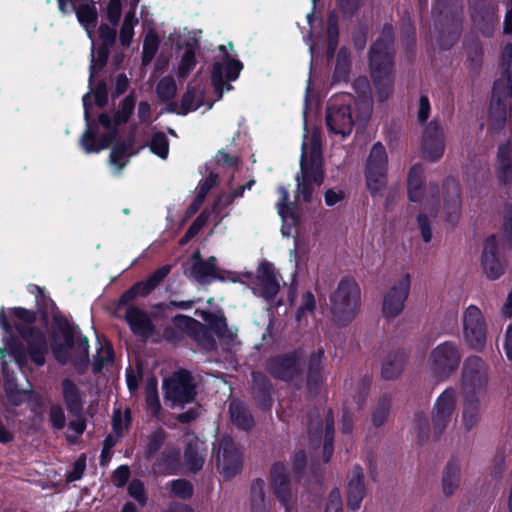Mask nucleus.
Here are the masks:
<instances>
[{
  "label": "nucleus",
  "instance_id": "1",
  "mask_svg": "<svg viewBox=\"0 0 512 512\" xmlns=\"http://www.w3.org/2000/svg\"><path fill=\"white\" fill-rule=\"evenodd\" d=\"M295 202H311L316 188L324 181L319 130H305L300 171L296 174Z\"/></svg>",
  "mask_w": 512,
  "mask_h": 512
},
{
  "label": "nucleus",
  "instance_id": "2",
  "mask_svg": "<svg viewBox=\"0 0 512 512\" xmlns=\"http://www.w3.org/2000/svg\"><path fill=\"white\" fill-rule=\"evenodd\" d=\"M465 399L461 422L466 431L473 429L480 418V405L486 394L488 371L485 362L478 356L466 359L462 375Z\"/></svg>",
  "mask_w": 512,
  "mask_h": 512
},
{
  "label": "nucleus",
  "instance_id": "3",
  "mask_svg": "<svg viewBox=\"0 0 512 512\" xmlns=\"http://www.w3.org/2000/svg\"><path fill=\"white\" fill-rule=\"evenodd\" d=\"M118 131L85 130L80 139L81 147L86 153H97L115 142L110 154V165L114 174H119L126 165L128 158L134 154L131 150V136H120Z\"/></svg>",
  "mask_w": 512,
  "mask_h": 512
},
{
  "label": "nucleus",
  "instance_id": "4",
  "mask_svg": "<svg viewBox=\"0 0 512 512\" xmlns=\"http://www.w3.org/2000/svg\"><path fill=\"white\" fill-rule=\"evenodd\" d=\"M392 44V28L385 26L370 52L371 76L381 101L387 99L393 89Z\"/></svg>",
  "mask_w": 512,
  "mask_h": 512
},
{
  "label": "nucleus",
  "instance_id": "5",
  "mask_svg": "<svg viewBox=\"0 0 512 512\" xmlns=\"http://www.w3.org/2000/svg\"><path fill=\"white\" fill-rule=\"evenodd\" d=\"M360 288L353 278L345 277L330 297L334 322L345 325L352 321L360 308Z\"/></svg>",
  "mask_w": 512,
  "mask_h": 512
},
{
  "label": "nucleus",
  "instance_id": "6",
  "mask_svg": "<svg viewBox=\"0 0 512 512\" xmlns=\"http://www.w3.org/2000/svg\"><path fill=\"white\" fill-rule=\"evenodd\" d=\"M61 339L62 342L57 334L54 336L52 349L56 359L63 364L70 361L76 365L86 364L89 348L87 338L66 329L61 332Z\"/></svg>",
  "mask_w": 512,
  "mask_h": 512
},
{
  "label": "nucleus",
  "instance_id": "7",
  "mask_svg": "<svg viewBox=\"0 0 512 512\" xmlns=\"http://www.w3.org/2000/svg\"><path fill=\"white\" fill-rule=\"evenodd\" d=\"M388 156L385 147L377 142L367 159L364 175L366 186L373 197L382 196L387 185Z\"/></svg>",
  "mask_w": 512,
  "mask_h": 512
},
{
  "label": "nucleus",
  "instance_id": "8",
  "mask_svg": "<svg viewBox=\"0 0 512 512\" xmlns=\"http://www.w3.org/2000/svg\"><path fill=\"white\" fill-rule=\"evenodd\" d=\"M355 105L357 110L355 120L349 106L344 104L340 106L329 105L326 114L328 128H347L353 125L364 124L371 115L372 100L370 97H365L357 101Z\"/></svg>",
  "mask_w": 512,
  "mask_h": 512
},
{
  "label": "nucleus",
  "instance_id": "9",
  "mask_svg": "<svg viewBox=\"0 0 512 512\" xmlns=\"http://www.w3.org/2000/svg\"><path fill=\"white\" fill-rule=\"evenodd\" d=\"M243 278L247 279V283L250 285L252 292L263 298L268 299L274 297L280 288L275 269L269 262H262L260 264L257 270V276L253 280H251L250 273L234 275L230 279L233 282L245 283L246 281Z\"/></svg>",
  "mask_w": 512,
  "mask_h": 512
},
{
  "label": "nucleus",
  "instance_id": "10",
  "mask_svg": "<svg viewBox=\"0 0 512 512\" xmlns=\"http://www.w3.org/2000/svg\"><path fill=\"white\" fill-rule=\"evenodd\" d=\"M165 399L173 408L183 407L195 397V387L191 375L180 371L164 382Z\"/></svg>",
  "mask_w": 512,
  "mask_h": 512
},
{
  "label": "nucleus",
  "instance_id": "11",
  "mask_svg": "<svg viewBox=\"0 0 512 512\" xmlns=\"http://www.w3.org/2000/svg\"><path fill=\"white\" fill-rule=\"evenodd\" d=\"M460 360V349L452 341H446L437 345L429 357L430 367L439 377H447L454 372L458 368Z\"/></svg>",
  "mask_w": 512,
  "mask_h": 512
},
{
  "label": "nucleus",
  "instance_id": "12",
  "mask_svg": "<svg viewBox=\"0 0 512 512\" xmlns=\"http://www.w3.org/2000/svg\"><path fill=\"white\" fill-rule=\"evenodd\" d=\"M463 334L466 343L473 349L481 350L486 343V325L480 309L468 306L463 312Z\"/></svg>",
  "mask_w": 512,
  "mask_h": 512
},
{
  "label": "nucleus",
  "instance_id": "13",
  "mask_svg": "<svg viewBox=\"0 0 512 512\" xmlns=\"http://www.w3.org/2000/svg\"><path fill=\"white\" fill-rule=\"evenodd\" d=\"M457 393L454 389L444 390L437 398L432 410V427L435 434H441L456 419Z\"/></svg>",
  "mask_w": 512,
  "mask_h": 512
},
{
  "label": "nucleus",
  "instance_id": "14",
  "mask_svg": "<svg viewBox=\"0 0 512 512\" xmlns=\"http://www.w3.org/2000/svg\"><path fill=\"white\" fill-rule=\"evenodd\" d=\"M217 468L224 477L230 478L241 471L242 455L229 436H223L214 447Z\"/></svg>",
  "mask_w": 512,
  "mask_h": 512
},
{
  "label": "nucleus",
  "instance_id": "15",
  "mask_svg": "<svg viewBox=\"0 0 512 512\" xmlns=\"http://www.w3.org/2000/svg\"><path fill=\"white\" fill-rule=\"evenodd\" d=\"M220 50L226 53V46L221 45ZM242 63L238 60L232 59L229 55L225 54L223 62H216L212 70V83L215 90L219 93L221 98L224 91L232 89L230 84L238 78L242 69Z\"/></svg>",
  "mask_w": 512,
  "mask_h": 512
},
{
  "label": "nucleus",
  "instance_id": "16",
  "mask_svg": "<svg viewBox=\"0 0 512 512\" xmlns=\"http://www.w3.org/2000/svg\"><path fill=\"white\" fill-rule=\"evenodd\" d=\"M184 273L200 284H209L217 279H225L223 271L216 265V258L209 257L202 260L199 251H196L187 262Z\"/></svg>",
  "mask_w": 512,
  "mask_h": 512
},
{
  "label": "nucleus",
  "instance_id": "17",
  "mask_svg": "<svg viewBox=\"0 0 512 512\" xmlns=\"http://www.w3.org/2000/svg\"><path fill=\"white\" fill-rule=\"evenodd\" d=\"M271 485L274 493L285 508L286 512H293L296 495L291 487L287 468L282 463H275L271 468Z\"/></svg>",
  "mask_w": 512,
  "mask_h": 512
},
{
  "label": "nucleus",
  "instance_id": "18",
  "mask_svg": "<svg viewBox=\"0 0 512 512\" xmlns=\"http://www.w3.org/2000/svg\"><path fill=\"white\" fill-rule=\"evenodd\" d=\"M409 290L410 276L405 274L384 295L382 311L385 317L394 318L402 312Z\"/></svg>",
  "mask_w": 512,
  "mask_h": 512
},
{
  "label": "nucleus",
  "instance_id": "19",
  "mask_svg": "<svg viewBox=\"0 0 512 512\" xmlns=\"http://www.w3.org/2000/svg\"><path fill=\"white\" fill-rule=\"evenodd\" d=\"M268 370L275 378L285 381L298 376L302 370V354L292 352L273 358L268 365Z\"/></svg>",
  "mask_w": 512,
  "mask_h": 512
},
{
  "label": "nucleus",
  "instance_id": "20",
  "mask_svg": "<svg viewBox=\"0 0 512 512\" xmlns=\"http://www.w3.org/2000/svg\"><path fill=\"white\" fill-rule=\"evenodd\" d=\"M436 187L424 185V168L421 164H415L411 167L408 174V196L413 202L426 201L429 197L434 199V191Z\"/></svg>",
  "mask_w": 512,
  "mask_h": 512
},
{
  "label": "nucleus",
  "instance_id": "21",
  "mask_svg": "<svg viewBox=\"0 0 512 512\" xmlns=\"http://www.w3.org/2000/svg\"><path fill=\"white\" fill-rule=\"evenodd\" d=\"M501 66L503 74L494 83L492 98L510 100L512 98V44L504 47Z\"/></svg>",
  "mask_w": 512,
  "mask_h": 512
},
{
  "label": "nucleus",
  "instance_id": "22",
  "mask_svg": "<svg viewBox=\"0 0 512 512\" xmlns=\"http://www.w3.org/2000/svg\"><path fill=\"white\" fill-rule=\"evenodd\" d=\"M366 494L364 483V472L360 466H354L348 474L347 485V505L355 511L361 506V502Z\"/></svg>",
  "mask_w": 512,
  "mask_h": 512
},
{
  "label": "nucleus",
  "instance_id": "23",
  "mask_svg": "<svg viewBox=\"0 0 512 512\" xmlns=\"http://www.w3.org/2000/svg\"><path fill=\"white\" fill-rule=\"evenodd\" d=\"M482 266L487 277L490 279L499 278L504 271L503 263L497 255L495 236H490L485 241L482 253Z\"/></svg>",
  "mask_w": 512,
  "mask_h": 512
},
{
  "label": "nucleus",
  "instance_id": "24",
  "mask_svg": "<svg viewBox=\"0 0 512 512\" xmlns=\"http://www.w3.org/2000/svg\"><path fill=\"white\" fill-rule=\"evenodd\" d=\"M17 329L28 345V353L31 360L36 365H43L45 354L47 353V343L44 334L33 329L25 330L20 326H17Z\"/></svg>",
  "mask_w": 512,
  "mask_h": 512
},
{
  "label": "nucleus",
  "instance_id": "25",
  "mask_svg": "<svg viewBox=\"0 0 512 512\" xmlns=\"http://www.w3.org/2000/svg\"><path fill=\"white\" fill-rule=\"evenodd\" d=\"M444 135L440 130H425L422 136V156L431 161H438L444 153Z\"/></svg>",
  "mask_w": 512,
  "mask_h": 512
},
{
  "label": "nucleus",
  "instance_id": "26",
  "mask_svg": "<svg viewBox=\"0 0 512 512\" xmlns=\"http://www.w3.org/2000/svg\"><path fill=\"white\" fill-rule=\"evenodd\" d=\"M442 197L450 222L455 221L461 208L459 185L454 180H447L442 187Z\"/></svg>",
  "mask_w": 512,
  "mask_h": 512
},
{
  "label": "nucleus",
  "instance_id": "27",
  "mask_svg": "<svg viewBox=\"0 0 512 512\" xmlns=\"http://www.w3.org/2000/svg\"><path fill=\"white\" fill-rule=\"evenodd\" d=\"M204 105V89L200 86L188 85L182 96L181 104H173L171 111L185 115Z\"/></svg>",
  "mask_w": 512,
  "mask_h": 512
},
{
  "label": "nucleus",
  "instance_id": "28",
  "mask_svg": "<svg viewBox=\"0 0 512 512\" xmlns=\"http://www.w3.org/2000/svg\"><path fill=\"white\" fill-rule=\"evenodd\" d=\"M278 192L280 194V200L277 203L278 213L282 218L284 223L282 228V233L286 236L290 235L289 231H286V228L296 226L298 222L297 214H296V206L294 202H288L289 192L284 187L280 186L278 188Z\"/></svg>",
  "mask_w": 512,
  "mask_h": 512
},
{
  "label": "nucleus",
  "instance_id": "29",
  "mask_svg": "<svg viewBox=\"0 0 512 512\" xmlns=\"http://www.w3.org/2000/svg\"><path fill=\"white\" fill-rule=\"evenodd\" d=\"M135 107V98L133 95H128L121 103L117 111L111 117L108 114H101L99 116V122L105 128H111L112 126H120L127 123L130 118L132 111Z\"/></svg>",
  "mask_w": 512,
  "mask_h": 512
},
{
  "label": "nucleus",
  "instance_id": "30",
  "mask_svg": "<svg viewBox=\"0 0 512 512\" xmlns=\"http://www.w3.org/2000/svg\"><path fill=\"white\" fill-rule=\"evenodd\" d=\"M497 176L503 183L512 182V142L499 146L497 154Z\"/></svg>",
  "mask_w": 512,
  "mask_h": 512
},
{
  "label": "nucleus",
  "instance_id": "31",
  "mask_svg": "<svg viewBox=\"0 0 512 512\" xmlns=\"http://www.w3.org/2000/svg\"><path fill=\"white\" fill-rule=\"evenodd\" d=\"M171 265H164L157 269L145 282L136 284L130 291L126 292L122 299L132 298L135 294L146 295L156 288L160 282L170 273Z\"/></svg>",
  "mask_w": 512,
  "mask_h": 512
},
{
  "label": "nucleus",
  "instance_id": "32",
  "mask_svg": "<svg viewBox=\"0 0 512 512\" xmlns=\"http://www.w3.org/2000/svg\"><path fill=\"white\" fill-rule=\"evenodd\" d=\"M511 116L512 105L510 100L499 97L491 99L489 117L494 125H509Z\"/></svg>",
  "mask_w": 512,
  "mask_h": 512
},
{
  "label": "nucleus",
  "instance_id": "33",
  "mask_svg": "<svg viewBox=\"0 0 512 512\" xmlns=\"http://www.w3.org/2000/svg\"><path fill=\"white\" fill-rule=\"evenodd\" d=\"M126 320L135 334L142 337H147L152 332V324L145 312L142 310L131 307L126 312Z\"/></svg>",
  "mask_w": 512,
  "mask_h": 512
},
{
  "label": "nucleus",
  "instance_id": "34",
  "mask_svg": "<svg viewBox=\"0 0 512 512\" xmlns=\"http://www.w3.org/2000/svg\"><path fill=\"white\" fill-rule=\"evenodd\" d=\"M472 20L475 27L484 35L490 36L493 33L495 25L498 23L496 8L494 5H488L480 12L472 14Z\"/></svg>",
  "mask_w": 512,
  "mask_h": 512
},
{
  "label": "nucleus",
  "instance_id": "35",
  "mask_svg": "<svg viewBox=\"0 0 512 512\" xmlns=\"http://www.w3.org/2000/svg\"><path fill=\"white\" fill-rule=\"evenodd\" d=\"M406 356L403 352H393L386 356L382 364V376L385 379L398 377L405 366Z\"/></svg>",
  "mask_w": 512,
  "mask_h": 512
},
{
  "label": "nucleus",
  "instance_id": "36",
  "mask_svg": "<svg viewBox=\"0 0 512 512\" xmlns=\"http://www.w3.org/2000/svg\"><path fill=\"white\" fill-rule=\"evenodd\" d=\"M62 393L68 410L73 414H78L82 409V400L76 384L70 379H64L62 382Z\"/></svg>",
  "mask_w": 512,
  "mask_h": 512
},
{
  "label": "nucleus",
  "instance_id": "37",
  "mask_svg": "<svg viewBox=\"0 0 512 512\" xmlns=\"http://www.w3.org/2000/svg\"><path fill=\"white\" fill-rule=\"evenodd\" d=\"M231 421L240 429L248 430L253 426V418L246 406L238 401L233 400L229 406Z\"/></svg>",
  "mask_w": 512,
  "mask_h": 512
},
{
  "label": "nucleus",
  "instance_id": "38",
  "mask_svg": "<svg viewBox=\"0 0 512 512\" xmlns=\"http://www.w3.org/2000/svg\"><path fill=\"white\" fill-rule=\"evenodd\" d=\"M186 441L188 444V447L185 451L187 464L191 470L197 471L202 468L204 463V458L200 453L202 443L198 440L197 437L190 434L187 435Z\"/></svg>",
  "mask_w": 512,
  "mask_h": 512
},
{
  "label": "nucleus",
  "instance_id": "39",
  "mask_svg": "<svg viewBox=\"0 0 512 512\" xmlns=\"http://www.w3.org/2000/svg\"><path fill=\"white\" fill-rule=\"evenodd\" d=\"M78 21L85 28L88 36L92 39L93 31L97 23V10L94 4H81L76 9Z\"/></svg>",
  "mask_w": 512,
  "mask_h": 512
},
{
  "label": "nucleus",
  "instance_id": "40",
  "mask_svg": "<svg viewBox=\"0 0 512 512\" xmlns=\"http://www.w3.org/2000/svg\"><path fill=\"white\" fill-rule=\"evenodd\" d=\"M156 94L160 101L167 103L170 106V110L173 108V104H176L173 100L177 94V85L173 77L165 76L159 80L156 85Z\"/></svg>",
  "mask_w": 512,
  "mask_h": 512
},
{
  "label": "nucleus",
  "instance_id": "41",
  "mask_svg": "<svg viewBox=\"0 0 512 512\" xmlns=\"http://www.w3.org/2000/svg\"><path fill=\"white\" fill-rule=\"evenodd\" d=\"M323 352L321 350L314 352L310 356L308 364V386L310 390L316 388L322 381V363H323Z\"/></svg>",
  "mask_w": 512,
  "mask_h": 512
},
{
  "label": "nucleus",
  "instance_id": "42",
  "mask_svg": "<svg viewBox=\"0 0 512 512\" xmlns=\"http://www.w3.org/2000/svg\"><path fill=\"white\" fill-rule=\"evenodd\" d=\"M460 482V466L451 462L445 468L443 474V491L446 495H452L459 486Z\"/></svg>",
  "mask_w": 512,
  "mask_h": 512
},
{
  "label": "nucleus",
  "instance_id": "43",
  "mask_svg": "<svg viewBox=\"0 0 512 512\" xmlns=\"http://www.w3.org/2000/svg\"><path fill=\"white\" fill-rule=\"evenodd\" d=\"M232 202L233 198L229 193H222L218 196L211 212H209L210 216H212L215 221V225H218L222 219L228 215V212H225V210Z\"/></svg>",
  "mask_w": 512,
  "mask_h": 512
},
{
  "label": "nucleus",
  "instance_id": "44",
  "mask_svg": "<svg viewBox=\"0 0 512 512\" xmlns=\"http://www.w3.org/2000/svg\"><path fill=\"white\" fill-rule=\"evenodd\" d=\"M349 56L347 50L341 48L337 54L336 67L334 72V81L340 82L345 81L349 75Z\"/></svg>",
  "mask_w": 512,
  "mask_h": 512
},
{
  "label": "nucleus",
  "instance_id": "45",
  "mask_svg": "<svg viewBox=\"0 0 512 512\" xmlns=\"http://www.w3.org/2000/svg\"><path fill=\"white\" fill-rule=\"evenodd\" d=\"M146 405L147 408L153 413L157 414L160 410V402L157 391V380L151 378L146 385Z\"/></svg>",
  "mask_w": 512,
  "mask_h": 512
},
{
  "label": "nucleus",
  "instance_id": "46",
  "mask_svg": "<svg viewBox=\"0 0 512 512\" xmlns=\"http://www.w3.org/2000/svg\"><path fill=\"white\" fill-rule=\"evenodd\" d=\"M150 150L162 159L167 158L169 144L165 133L159 131L153 135L150 142Z\"/></svg>",
  "mask_w": 512,
  "mask_h": 512
},
{
  "label": "nucleus",
  "instance_id": "47",
  "mask_svg": "<svg viewBox=\"0 0 512 512\" xmlns=\"http://www.w3.org/2000/svg\"><path fill=\"white\" fill-rule=\"evenodd\" d=\"M460 35V24L459 22H453L446 29H442L440 31L439 43L443 48H449L452 46L459 38Z\"/></svg>",
  "mask_w": 512,
  "mask_h": 512
},
{
  "label": "nucleus",
  "instance_id": "48",
  "mask_svg": "<svg viewBox=\"0 0 512 512\" xmlns=\"http://www.w3.org/2000/svg\"><path fill=\"white\" fill-rule=\"evenodd\" d=\"M334 435V420L330 414L325 416V435H324V460L327 462L333 452L332 440Z\"/></svg>",
  "mask_w": 512,
  "mask_h": 512
},
{
  "label": "nucleus",
  "instance_id": "49",
  "mask_svg": "<svg viewBox=\"0 0 512 512\" xmlns=\"http://www.w3.org/2000/svg\"><path fill=\"white\" fill-rule=\"evenodd\" d=\"M158 37L154 32H148L143 44V64H148L158 50Z\"/></svg>",
  "mask_w": 512,
  "mask_h": 512
},
{
  "label": "nucleus",
  "instance_id": "50",
  "mask_svg": "<svg viewBox=\"0 0 512 512\" xmlns=\"http://www.w3.org/2000/svg\"><path fill=\"white\" fill-rule=\"evenodd\" d=\"M5 393L7 397V403L12 406L20 405L27 398L26 391L15 388L14 385L10 382L5 384Z\"/></svg>",
  "mask_w": 512,
  "mask_h": 512
},
{
  "label": "nucleus",
  "instance_id": "51",
  "mask_svg": "<svg viewBox=\"0 0 512 512\" xmlns=\"http://www.w3.org/2000/svg\"><path fill=\"white\" fill-rule=\"evenodd\" d=\"M172 494L179 498H188L192 495V486L182 479L173 480L167 484Z\"/></svg>",
  "mask_w": 512,
  "mask_h": 512
},
{
  "label": "nucleus",
  "instance_id": "52",
  "mask_svg": "<svg viewBox=\"0 0 512 512\" xmlns=\"http://www.w3.org/2000/svg\"><path fill=\"white\" fill-rule=\"evenodd\" d=\"M210 214L207 212H203L200 214L196 220L192 223V225L188 228L185 236L181 239L180 243L185 244L194 236H196L199 231L205 226Z\"/></svg>",
  "mask_w": 512,
  "mask_h": 512
},
{
  "label": "nucleus",
  "instance_id": "53",
  "mask_svg": "<svg viewBox=\"0 0 512 512\" xmlns=\"http://www.w3.org/2000/svg\"><path fill=\"white\" fill-rule=\"evenodd\" d=\"M113 361L112 349L109 345L102 346L95 357L93 363V369L95 372L101 371V369L108 363Z\"/></svg>",
  "mask_w": 512,
  "mask_h": 512
},
{
  "label": "nucleus",
  "instance_id": "54",
  "mask_svg": "<svg viewBox=\"0 0 512 512\" xmlns=\"http://www.w3.org/2000/svg\"><path fill=\"white\" fill-rule=\"evenodd\" d=\"M195 66V54L191 49H188L184 52L179 68H178V74L180 77L184 78L188 75V73L194 68Z\"/></svg>",
  "mask_w": 512,
  "mask_h": 512
},
{
  "label": "nucleus",
  "instance_id": "55",
  "mask_svg": "<svg viewBox=\"0 0 512 512\" xmlns=\"http://www.w3.org/2000/svg\"><path fill=\"white\" fill-rule=\"evenodd\" d=\"M130 423L129 412L116 410L113 415V429L117 435H121Z\"/></svg>",
  "mask_w": 512,
  "mask_h": 512
},
{
  "label": "nucleus",
  "instance_id": "56",
  "mask_svg": "<svg viewBox=\"0 0 512 512\" xmlns=\"http://www.w3.org/2000/svg\"><path fill=\"white\" fill-rule=\"evenodd\" d=\"M129 495L134 498L139 504L144 505L147 497L144 485L139 480H133L128 486Z\"/></svg>",
  "mask_w": 512,
  "mask_h": 512
},
{
  "label": "nucleus",
  "instance_id": "57",
  "mask_svg": "<svg viewBox=\"0 0 512 512\" xmlns=\"http://www.w3.org/2000/svg\"><path fill=\"white\" fill-rule=\"evenodd\" d=\"M108 55H109V48L101 46L97 51L96 58L94 55L92 56L91 67H90V70H91L90 80L92 79L95 71L98 69H101L105 65Z\"/></svg>",
  "mask_w": 512,
  "mask_h": 512
},
{
  "label": "nucleus",
  "instance_id": "58",
  "mask_svg": "<svg viewBox=\"0 0 512 512\" xmlns=\"http://www.w3.org/2000/svg\"><path fill=\"white\" fill-rule=\"evenodd\" d=\"M315 309L314 295L307 291L302 295V303L297 313V319L300 321L305 313H313Z\"/></svg>",
  "mask_w": 512,
  "mask_h": 512
},
{
  "label": "nucleus",
  "instance_id": "59",
  "mask_svg": "<svg viewBox=\"0 0 512 512\" xmlns=\"http://www.w3.org/2000/svg\"><path fill=\"white\" fill-rule=\"evenodd\" d=\"M49 419L53 428L62 429L66 423L63 408L59 405L52 406L49 412Z\"/></svg>",
  "mask_w": 512,
  "mask_h": 512
},
{
  "label": "nucleus",
  "instance_id": "60",
  "mask_svg": "<svg viewBox=\"0 0 512 512\" xmlns=\"http://www.w3.org/2000/svg\"><path fill=\"white\" fill-rule=\"evenodd\" d=\"M363 2L364 0H339V8L345 17H352Z\"/></svg>",
  "mask_w": 512,
  "mask_h": 512
},
{
  "label": "nucleus",
  "instance_id": "61",
  "mask_svg": "<svg viewBox=\"0 0 512 512\" xmlns=\"http://www.w3.org/2000/svg\"><path fill=\"white\" fill-rule=\"evenodd\" d=\"M99 36L102 41V46L110 48L115 42L116 31L107 24H102L99 27Z\"/></svg>",
  "mask_w": 512,
  "mask_h": 512
},
{
  "label": "nucleus",
  "instance_id": "62",
  "mask_svg": "<svg viewBox=\"0 0 512 512\" xmlns=\"http://www.w3.org/2000/svg\"><path fill=\"white\" fill-rule=\"evenodd\" d=\"M389 414V403L387 400L380 402L378 407L375 409L372 421L375 426H381L387 419Z\"/></svg>",
  "mask_w": 512,
  "mask_h": 512
},
{
  "label": "nucleus",
  "instance_id": "63",
  "mask_svg": "<svg viewBox=\"0 0 512 512\" xmlns=\"http://www.w3.org/2000/svg\"><path fill=\"white\" fill-rule=\"evenodd\" d=\"M325 512H342L341 493L338 489H334L329 494Z\"/></svg>",
  "mask_w": 512,
  "mask_h": 512
},
{
  "label": "nucleus",
  "instance_id": "64",
  "mask_svg": "<svg viewBox=\"0 0 512 512\" xmlns=\"http://www.w3.org/2000/svg\"><path fill=\"white\" fill-rule=\"evenodd\" d=\"M502 238L506 245L512 247V210L504 218Z\"/></svg>",
  "mask_w": 512,
  "mask_h": 512
}]
</instances>
